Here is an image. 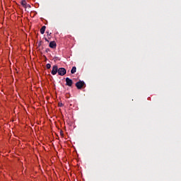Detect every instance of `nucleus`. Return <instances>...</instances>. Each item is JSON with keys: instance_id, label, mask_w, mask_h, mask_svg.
Here are the masks:
<instances>
[{"instance_id": "nucleus-1", "label": "nucleus", "mask_w": 181, "mask_h": 181, "mask_svg": "<svg viewBox=\"0 0 181 181\" xmlns=\"http://www.w3.org/2000/svg\"><path fill=\"white\" fill-rule=\"evenodd\" d=\"M84 84H86V83H84V81H79L76 83L75 86L78 88V90H81L82 87H84Z\"/></svg>"}, {"instance_id": "nucleus-2", "label": "nucleus", "mask_w": 181, "mask_h": 181, "mask_svg": "<svg viewBox=\"0 0 181 181\" xmlns=\"http://www.w3.org/2000/svg\"><path fill=\"white\" fill-rule=\"evenodd\" d=\"M57 73H59V66H57V65H54L52 67L51 74H52V76H56V74H57Z\"/></svg>"}, {"instance_id": "nucleus-3", "label": "nucleus", "mask_w": 181, "mask_h": 181, "mask_svg": "<svg viewBox=\"0 0 181 181\" xmlns=\"http://www.w3.org/2000/svg\"><path fill=\"white\" fill-rule=\"evenodd\" d=\"M67 71L64 68L58 69V74L59 76H65Z\"/></svg>"}, {"instance_id": "nucleus-4", "label": "nucleus", "mask_w": 181, "mask_h": 181, "mask_svg": "<svg viewBox=\"0 0 181 181\" xmlns=\"http://www.w3.org/2000/svg\"><path fill=\"white\" fill-rule=\"evenodd\" d=\"M66 81V86H68L69 87H71L73 86V80H71L70 78L67 77L65 79Z\"/></svg>"}, {"instance_id": "nucleus-5", "label": "nucleus", "mask_w": 181, "mask_h": 181, "mask_svg": "<svg viewBox=\"0 0 181 181\" xmlns=\"http://www.w3.org/2000/svg\"><path fill=\"white\" fill-rule=\"evenodd\" d=\"M49 47H51V49H56V42L54 41L50 42Z\"/></svg>"}, {"instance_id": "nucleus-6", "label": "nucleus", "mask_w": 181, "mask_h": 181, "mask_svg": "<svg viewBox=\"0 0 181 181\" xmlns=\"http://www.w3.org/2000/svg\"><path fill=\"white\" fill-rule=\"evenodd\" d=\"M46 30V25H43L41 29L40 30V32L41 35H45V32Z\"/></svg>"}, {"instance_id": "nucleus-7", "label": "nucleus", "mask_w": 181, "mask_h": 181, "mask_svg": "<svg viewBox=\"0 0 181 181\" xmlns=\"http://www.w3.org/2000/svg\"><path fill=\"white\" fill-rule=\"evenodd\" d=\"M76 71H77V68L76 66H73L71 70V74H74V73H76Z\"/></svg>"}, {"instance_id": "nucleus-8", "label": "nucleus", "mask_w": 181, "mask_h": 181, "mask_svg": "<svg viewBox=\"0 0 181 181\" xmlns=\"http://www.w3.org/2000/svg\"><path fill=\"white\" fill-rule=\"evenodd\" d=\"M21 5H22V6H23V8H26V0H22L21 1Z\"/></svg>"}, {"instance_id": "nucleus-9", "label": "nucleus", "mask_w": 181, "mask_h": 181, "mask_svg": "<svg viewBox=\"0 0 181 181\" xmlns=\"http://www.w3.org/2000/svg\"><path fill=\"white\" fill-rule=\"evenodd\" d=\"M46 67L49 69L50 67H52V65L50 64H47Z\"/></svg>"}, {"instance_id": "nucleus-10", "label": "nucleus", "mask_w": 181, "mask_h": 181, "mask_svg": "<svg viewBox=\"0 0 181 181\" xmlns=\"http://www.w3.org/2000/svg\"><path fill=\"white\" fill-rule=\"evenodd\" d=\"M45 52H46V53H48V52H50V49L47 48V49H45Z\"/></svg>"}, {"instance_id": "nucleus-11", "label": "nucleus", "mask_w": 181, "mask_h": 181, "mask_svg": "<svg viewBox=\"0 0 181 181\" xmlns=\"http://www.w3.org/2000/svg\"><path fill=\"white\" fill-rule=\"evenodd\" d=\"M26 8H30V4H28V3H26Z\"/></svg>"}, {"instance_id": "nucleus-12", "label": "nucleus", "mask_w": 181, "mask_h": 181, "mask_svg": "<svg viewBox=\"0 0 181 181\" xmlns=\"http://www.w3.org/2000/svg\"><path fill=\"white\" fill-rule=\"evenodd\" d=\"M46 33L47 34V36H50V35H52V33H49V31H47Z\"/></svg>"}, {"instance_id": "nucleus-13", "label": "nucleus", "mask_w": 181, "mask_h": 181, "mask_svg": "<svg viewBox=\"0 0 181 181\" xmlns=\"http://www.w3.org/2000/svg\"><path fill=\"white\" fill-rule=\"evenodd\" d=\"M59 107H63V103H59Z\"/></svg>"}, {"instance_id": "nucleus-14", "label": "nucleus", "mask_w": 181, "mask_h": 181, "mask_svg": "<svg viewBox=\"0 0 181 181\" xmlns=\"http://www.w3.org/2000/svg\"><path fill=\"white\" fill-rule=\"evenodd\" d=\"M45 40L46 42H49V41L47 40V38H45Z\"/></svg>"}, {"instance_id": "nucleus-15", "label": "nucleus", "mask_w": 181, "mask_h": 181, "mask_svg": "<svg viewBox=\"0 0 181 181\" xmlns=\"http://www.w3.org/2000/svg\"><path fill=\"white\" fill-rule=\"evenodd\" d=\"M40 45H41V42L39 43V46H40Z\"/></svg>"}]
</instances>
